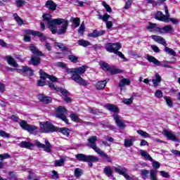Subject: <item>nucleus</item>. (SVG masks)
I'll use <instances>...</instances> for the list:
<instances>
[{"label":"nucleus","instance_id":"nucleus-54","mask_svg":"<svg viewBox=\"0 0 180 180\" xmlns=\"http://www.w3.org/2000/svg\"><path fill=\"white\" fill-rule=\"evenodd\" d=\"M0 158H1V161L7 160L8 158H11V155H9V153L0 154Z\"/></svg>","mask_w":180,"mask_h":180},{"label":"nucleus","instance_id":"nucleus-33","mask_svg":"<svg viewBox=\"0 0 180 180\" xmlns=\"http://www.w3.org/2000/svg\"><path fill=\"white\" fill-rule=\"evenodd\" d=\"M164 51H165V53H167V54H169L170 56H173V57H176V52L174 49L169 48L167 46L164 49Z\"/></svg>","mask_w":180,"mask_h":180},{"label":"nucleus","instance_id":"nucleus-22","mask_svg":"<svg viewBox=\"0 0 180 180\" xmlns=\"http://www.w3.org/2000/svg\"><path fill=\"white\" fill-rule=\"evenodd\" d=\"M147 60L149 61V63H153V64H155V65H161L160 60H157V58L151 55L147 56Z\"/></svg>","mask_w":180,"mask_h":180},{"label":"nucleus","instance_id":"nucleus-4","mask_svg":"<svg viewBox=\"0 0 180 180\" xmlns=\"http://www.w3.org/2000/svg\"><path fill=\"white\" fill-rule=\"evenodd\" d=\"M30 50L34 54V56H32L30 59L32 65H39L41 60L39 56L44 57V54H43V53L40 51V50L37 49V47L34 44H31L30 46Z\"/></svg>","mask_w":180,"mask_h":180},{"label":"nucleus","instance_id":"nucleus-27","mask_svg":"<svg viewBox=\"0 0 180 180\" xmlns=\"http://www.w3.org/2000/svg\"><path fill=\"white\" fill-rule=\"evenodd\" d=\"M104 174L106 176H112L113 175V169L110 166H106L103 169Z\"/></svg>","mask_w":180,"mask_h":180},{"label":"nucleus","instance_id":"nucleus-19","mask_svg":"<svg viewBox=\"0 0 180 180\" xmlns=\"http://www.w3.org/2000/svg\"><path fill=\"white\" fill-rule=\"evenodd\" d=\"M46 7L48 8L49 11H56V9H57V5L51 0H48L46 1Z\"/></svg>","mask_w":180,"mask_h":180},{"label":"nucleus","instance_id":"nucleus-58","mask_svg":"<svg viewBox=\"0 0 180 180\" xmlns=\"http://www.w3.org/2000/svg\"><path fill=\"white\" fill-rule=\"evenodd\" d=\"M103 6H104L105 9L107 11V12H112V8H110V5L106 4V2H103Z\"/></svg>","mask_w":180,"mask_h":180},{"label":"nucleus","instance_id":"nucleus-53","mask_svg":"<svg viewBox=\"0 0 180 180\" xmlns=\"http://www.w3.org/2000/svg\"><path fill=\"white\" fill-rule=\"evenodd\" d=\"M146 1L148 4H152L153 6H157V5L160 6V5H161V2L155 1L154 0H146Z\"/></svg>","mask_w":180,"mask_h":180},{"label":"nucleus","instance_id":"nucleus-63","mask_svg":"<svg viewBox=\"0 0 180 180\" xmlns=\"http://www.w3.org/2000/svg\"><path fill=\"white\" fill-rule=\"evenodd\" d=\"M53 175L51 176L52 179H58V173L56 171H52Z\"/></svg>","mask_w":180,"mask_h":180},{"label":"nucleus","instance_id":"nucleus-25","mask_svg":"<svg viewBox=\"0 0 180 180\" xmlns=\"http://www.w3.org/2000/svg\"><path fill=\"white\" fill-rule=\"evenodd\" d=\"M38 99L41 101V102H43V103H51V98L49 96H44L43 94H40L38 96Z\"/></svg>","mask_w":180,"mask_h":180},{"label":"nucleus","instance_id":"nucleus-1","mask_svg":"<svg viewBox=\"0 0 180 180\" xmlns=\"http://www.w3.org/2000/svg\"><path fill=\"white\" fill-rule=\"evenodd\" d=\"M44 22H47L48 27L53 33L56 34L57 33V25H62L60 30L58 31V34H64L67 32L68 28V20H65L64 18L52 19L51 15L49 14H45L42 15Z\"/></svg>","mask_w":180,"mask_h":180},{"label":"nucleus","instance_id":"nucleus-34","mask_svg":"<svg viewBox=\"0 0 180 180\" xmlns=\"http://www.w3.org/2000/svg\"><path fill=\"white\" fill-rule=\"evenodd\" d=\"M70 22L74 23L75 27H78V26H79V23H81V20L79 18L71 17Z\"/></svg>","mask_w":180,"mask_h":180},{"label":"nucleus","instance_id":"nucleus-61","mask_svg":"<svg viewBox=\"0 0 180 180\" xmlns=\"http://www.w3.org/2000/svg\"><path fill=\"white\" fill-rule=\"evenodd\" d=\"M58 91L60 92V94H62V95H67V94L68 93V91L66 89H62L58 87Z\"/></svg>","mask_w":180,"mask_h":180},{"label":"nucleus","instance_id":"nucleus-35","mask_svg":"<svg viewBox=\"0 0 180 180\" xmlns=\"http://www.w3.org/2000/svg\"><path fill=\"white\" fill-rule=\"evenodd\" d=\"M79 46H82L83 47H88V46H91L92 44L85 39H80L77 41Z\"/></svg>","mask_w":180,"mask_h":180},{"label":"nucleus","instance_id":"nucleus-2","mask_svg":"<svg viewBox=\"0 0 180 180\" xmlns=\"http://www.w3.org/2000/svg\"><path fill=\"white\" fill-rule=\"evenodd\" d=\"M86 68H88V66L86 65H84L78 68H75V74H72L71 77L72 81H75V82H77V84H79V85H82V86H88V85H89L88 81L85 80L81 77L82 74L85 73Z\"/></svg>","mask_w":180,"mask_h":180},{"label":"nucleus","instance_id":"nucleus-49","mask_svg":"<svg viewBox=\"0 0 180 180\" xmlns=\"http://www.w3.org/2000/svg\"><path fill=\"white\" fill-rule=\"evenodd\" d=\"M81 175H82V170H81V169L79 168H77L75 169V176H76V178H79V176H81Z\"/></svg>","mask_w":180,"mask_h":180},{"label":"nucleus","instance_id":"nucleus-47","mask_svg":"<svg viewBox=\"0 0 180 180\" xmlns=\"http://www.w3.org/2000/svg\"><path fill=\"white\" fill-rule=\"evenodd\" d=\"M164 99L166 101L167 105L169 106V108H172L173 103L172 100H171V98L168 96H165Z\"/></svg>","mask_w":180,"mask_h":180},{"label":"nucleus","instance_id":"nucleus-56","mask_svg":"<svg viewBox=\"0 0 180 180\" xmlns=\"http://www.w3.org/2000/svg\"><path fill=\"white\" fill-rule=\"evenodd\" d=\"M150 162H152L153 168H155L156 169H158V168H160V162L154 160V159H153V161H150Z\"/></svg>","mask_w":180,"mask_h":180},{"label":"nucleus","instance_id":"nucleus-39","mask_svg":"<svg viewBox=\"0 0 180 180\" xmlns=\"http://www.w3.org/2000/svg\"><path fill=\"white\" fill-rule=\"evenodd\" d=\"M20 127L22 128V130H27L30 124H27V122L25 120H21L19 123Z\"/></svg>","mask_w":180,"mask_h":180},{"label":"nucleus","instance_id":"nucleus-26","mask_svg":"<svg viewBox=\"0 0 180 180\" xmlns=\"http://www.w3.org/2000/svg\"><path fill=\"white\" fill-rule=\"evenodd\" d=\"M161 81H162L161 76L160 75V74L156 73L155 79H152L153 86L155 87L158 86V85H160V84L161 83Z\"/></svg>","mask_w":180,"mask_h":180},{"label":"nucleus","instance_id":"nucleus-21","mask_svg":"<svg viewBox=\"0 0 180 180\" xmlns=\"http://www.w3.org/2000/svg\"><path fill=\"white\" fill-rule=\"evenodd\" d=\"M140 154L141 157H143L145 160H147L148 161H153V158L148 154V152L147 150H140Z\"/></svg>","mask_w":180,"mask_h":180},{"label":"nucleus","instance_id":"nucleus-6","mask_svg":"<svg viewBox=\"0 0 180 180\" xmlns=\"http://www.w3.org/2000/svg\"><path fill=\"white\" fill-rule=\"evenodd\" d=\"M41 133H54L58 130V127L54 126L49 122H44L40 123Z\"/></svg>","mask_w":180,"mask_h":180},{"label":"nucleus","instance_id":"nucleus-17","mask_svg":"<svg viewBox=\"0 0 180 180\" xmlns=\"http://www.w3.org/2000/svg\"><path fill=\"white\" fill-rule=\"evenodd\" d=\"M134 141H136V137L129 136V138L124 139V146L126 147V148H129V147H131L133 146Z\"/></svg>","mask_w":180,"mask_h":180},{"label":"nucleus","instance_id":"nucleus-23","mask_svg":"<svg viewBox=\"0 0 180 180\" xmlns=\"http://www.w3.org/2000/svg\"><path fill=\"white\" fill-rule=\"evenodd\" d=\"M7 63L8 64H9V65H11V67H14L15 68H18L19 67L18 63H16V61H15V59L11 56H7Z\"/></svg>","mask_w":180,"mask_h":180},{"label":"nucleus","instance_id":"nucleus-12","mask_svg":"<svg viewBox=\"0 0 180 180\" xmlns=\"http://www.w3.org/2000/svg\"><path fill=\"white\" fill-rule=\"evenodd\" d=\"M112 117H114V120L117 126H118L120 129H123L126 127V124H124V122H123V120H122V117L119 116V114L114 113L112 115Z\"/></svg>","mask_w":180,"mask_h":180},{"label":"nucleus","instance_id":"nucleus-13","mask_svg":"<svg viewBox=\"0 0 180 180\" xmlns=\"http://www.w3.org/2000/svg\"><path fill=\"white\" fill-rule=\"evenodd\" d=\"M151 39L156 41L157 43H159V44H162V46H165V47H167L168 44H167V41H165V39L162 38L161 36L158 35H152Z\"/></svg>","mask_w":180,"mask_h":180},{"label":"nucleus","instance_id":"nucleus-14","mask_svg":"<svg viewBox=\"0 0 180 180\" xmlns=\"http://www.w3.org/2000/svg\"><path fill=\"white\" fill-rule=\"evenodd\" d=\"M55 47H58L60 51H65L64 54H72V52L63 43L55 42Z\"/></svg>","mask_w":180,"mask_h":180},{"label":"nucleus","instance_id":"nucleus-9","mask_svg":"<svg viewBox=\"0 0 180 180\" xmlns=\"http://www.w3.org/2000/svg\"><path fill=\"white\" fill-rule=\"evenodd\" d=\"M87 147L92 148L95 153H97V154L101 150V148L96 145V142L98 141V136H92L87 139Z\"/></svg>","mask_w":180,"mask_h":180},{"label":"nucleus","instance_id":"nucleus-32","mask_svg":"<svg viewBox=\"0 0 180 180\" xmlns=\"http://www.w3.org/2000/svg\"><path fill=\"white\" fill-rule=\"evenodd\" d=\"M26 131L30 133V134H36V133H37V127L30 124Z\"/></svg>","mask_w":180,"mask_h":180},{"label":"nucleus","instance_id":"nucleus-51","mask_svg":"<svg viewBox=\"0 0 180 180\" xmlns=\"http://www.w3.org/2000/svg\"><path fill=\"white\" fill-rule=\"evenodd\" d=\"M131 4H133V0H127L125 2V6H124V9H130V8H131Z\"/></svg>","mask_w":180,"mask_h":180},{"label":"nucleus","instance_id":"nucleus-38","mask_svg":"<svg viewBox=\"0 0 180 180\" xmlns=\"http://www.w3.org/2000/svg\"><path fill=\"white\" fill-rule=\"evenodd\" d=\"M157 172H158L157 169H151L150 171V178L151 180H157Z\"/></svg>","mask_w":180,"mask_h":180},{"label":"nucleus","instance_id":"nucleus-10","mask_svg":"<svg viewBox=\"0 0 180 180\" xmlns=\"http://www.w3.org/2000/svg\"><path fill=\"white\" fill-rule=\"evenodd\" d=\"M35 146L39 148H43L46 153H51V144H50V142L47 139L45 140V145L39 141H35Z\"/></svg>","mask_w":180,"mask_h":180},{"label":"nucleus","instance_id":"nucleus-29","mask_svg":"<svg viewBox=\"0 0 180 180\" xmlns=\"http://www.w3.org/2000/svg\"><path fill=\"white\" fill-rule=\"evenodd\" d=\"M174 30V28H172V26L170 25H167L162 28V31L160 30V33H171Z\"/></svg>","mask_w":180,"mask_h":180},{"label":"nucleus","instance_id":"nucleus-64","mask_svg":"<svg viewBox=\"0 0 180 180\" xmlns=\"http://www.w3.org/2000/svg\"><path fill=\"white\" fill-rule=\"evenodd\" d=\"M150 47L155 53H160V48H158V46L155 45H151Z\"/></svg>","mask_w":180,"mask_h":180},{"label":"nucleus","instance_id":"nucleus-52","mask_svg":"<svg viewBox=\"0 0 180 180\" xmlns=\"http://www.w3.org/2000/svg\"><path fill=\"white\" fill-rule=\"evenodd\" d=\"M64 165V159L55 161V167H63Z\"/></svg>","mask_w":180,"mask_h":180},{"label":"nucleus","instance_id":"nucleus-7","mask_svg":"<svg viewBox=\"0 0 180 180\" xmlns=\"http://www.w3.org/2000/svg\"><path fill=\"white\" fill-rule=\"evenodd\" d=\"M165 12L166 15H164L162 12L158 11L157 13L155 15V19L157 20H160V22H165V23L169 22V12L168 11V6H165Z\"/></svg>","mask_w":180,"mask_h":180},{"label":"nucleus","instance_id":"nucleus-48","mask_svg":"<svg viewBox=\"0 0 180 180\" xmlns=\"http://www.w3.org/2000/svg\"><path fill=\"white\" fill-rule=\"evenodd\" d=\"M133 99H134V97H131L130 98H124L122 102L125 105H131V103H133Z\"/></svg>","mask_w":180,"mask_h":180},{"label":"nucleus","instance_id":"nucleus-20","mask_svg":"<svg viewBox=\"0 0 180 180\" xmlns=\"http://www.w3.org/2000/svg\"><path fill=\"white\" fill-rule=\"evenodd\" d=\"M105 108H107L108 110H110V112H113L114 113L119 112L117 106L113 104H105Z\"/></svg>","mask_w":180,"mask_h":180},{"label":"nucleus","instance_id":"nucleus-41","mask_svg":"<svg viewBox=\"0 0 180 180\" xmlns=\"http://www.w3.org/2000/svg\"><path fill=\"white\" fill-rule=\"evenodd\" d=\"M99 155H101V157H103L104 158L107 159L108 162H112V159H110V157L108 156V155L106 153H105V152H103V150H101L98 153Z\"/></svg>","mask_w":180,"mask_h":180},{"label":"nucleus","instance_id":"nucleus-62","mask_svg":"<svg viewBox=\"0 0 180 180\" xmlns=\"http://www.w3.org/2000/svg\"><path fill=\"white\" fill-rule=\"evenodd\" d=\"M73 4H74L76 6H84V2H82V1H79L78 0H75V1H73Z\"/></svg>","mask_w":180,"mask_h":180},{"label":"nucleus","instance_id":"nucleus-8","mask_svg":"<svg viewBox=\"0 0 180 180\" xmlns=\"http://www.w3.org/2000/svg\"><path fill=\"white\" fill-rule=\"evenodd\" d=\"M67 109L63 106H59L56 110V117L58 119H61L65 123L68 124V119H67Z\"/></svg>","mask_w":180,"mask_h":180},{"label":"nucleus","instance_id":"nucleus-30","mask_svg":"<svg viewBox=\"0 0 180 180\" xmlns=\"http://www.w3.org/2000/svg\"><path fill=\"white\" fill-rule=\"evenodd\" d=\"M106 84H108V82H106V80L100 81L97 82L96 85V89H98V90L105 89V86H106Z\"/></svg>","mask_w":180,"mask_h":180},{"label":"nucleus","instance_id":"nucleus-50","mask_svg":"<svg viewBox=\"0 0 180 180\" xmlns=\"http://www.w3.org/2000/svg\"><path fill=\"white\" fill-rule=\"evenodd\" d=\"M0 137H6V139H9L11 137V134H8L5 131L0 129Z\"/></svg>","mask_w":180,"mask_h":180},{"label":"nucleus","instance_id":"nucleus-36","mask_svg":"<svg viewBox=\"0 0 180 180\" xmlns=\"http://www.w3.org/2000/svg\"><path fill=\"white\" fill-rule=\"evenodd\" d=\"M25 34H32V36H40L41 34L39 31H33L32 30H27L25 31Z\"/></svg>","mask_w":180,"mask_h":180},{"label":"nucleus","instance_id":"nucleus-31","mask_svg":"<svg viewBox=\"0 0 180 180\" xmlns=\"http://www.w3.org/2000/svg\"><path fill=\"white\" fill-rule=\"evenodd\" d=\"M130 84H131V82L130 81V79L127 78H124L120 82L119 86L120 88H123L124 85H130Z\"/></svg>","mask_w":180,"mask_h":180},{"label":"nucleus","instance_id":"nucleus-45","mask_svg":"<svg viewBox=\"0 0 180 180\" xmlns=\"http://www.w3.org/2000/svg\"><path fill=\"white\" fill-rule=\"evenodd\" d=\"M84 32H85V24L82 22L79 30H78V34H81V36H84Z\"/></svg>","mask_w":180,"mask_h":180},{"label":"nucleus","instance_id":"nucleus-37","mask_svg":"<svg viewBox=\"0 0 180 180\" xmlns=\"http://www.w3.org/2000/svg\"><path fill=\"white\" fill-rule=\"evenodd\" d=\"M70 118L72 122H75L76 123H79L81 122V119H79V117L75 113H72L70 114Z\"/></svg>","mask_w":180,"mask_h":180},{"label":"nucleus","instance_id":"nucleus-57","mask_svg":"<svg viewBox=\"0 0 180 180\" xmlns=\"http://www.w3.org/2000/svg\"><path fill=\"white\" fill-rule=\"evenodd\" d=\"M89 113H92L93 115H99L100 113L99 110L96 108H89Z\"/></svg>","mask_w":180,"mask_h":180},{"label":"nucleus","instance_id":"nucleus-28","mask_svg":"<svg viewBox=\"0 0 180 180\" xmlns=\"http://www.w3.org/2000/svg\"><path fill=\"white\" fill-rule=\"evenodd\" d=\"M100 67L103 70V71H110V66L106 62L101 60L99 63Z\"/></svg>","mask_w":180,"mask_h":180},{"label":"nucleus","instance_id":"nucleus-60","mask_svg":"<svg viewBox=\"0 0 180 180\" xmlns=\"http://www.w3.org/2000/svg\"><path fill=\"white\" fill-rule=\"evenodd\" d=\"M155 96L158 98H162V91H161L160 90H156L155 93Z\"/></svg>","mask_w":180,"mask_h":180},{"label":"nucleus","instance_id":"nucleus-11","mask_svg":"<svg viewBox=\"0 0 180 180\" xmlns=\"http://www.w3.org/2000/svg\"><path fill=\"white\" fill-rule=\"evenodd\" d=\"M163 136L167 137V140H171L172 141H176V143H180L179 139L176 137V135L171 131L165 130L163 131Z\"/></svg>","mask_w":180,"mask_h":180},{"label":"nucleus","instance_id":"nucleus-55","mask_svg":"<svg viewBox=\"0 0 180 180\" xmlns=\"http://www.w3.org/2000/svg\"><path fill=\"white\" fill-rule=\"evenodd\" d=\"M15 4L18 6V8H22L23 5H25V1L24 0H16Z\"/></svg>","mask_w":180,"mask_h":180},{"label":"nucleus","instance_id":"nucleus-15","mask_svg":"<svg viewBox=\"0 0 180 180\" xmlns=\"http://www.w3.org/2000/svg\"><path fill=\"white\" fill-rule=\"evenodd\" d=\"M19 71H20L25 77H32L33 75V70L28 66H23Z\"/></svg>","mask_w":180,"mask_h":180},{"label":"nucleus","instance_id":"nucleus-43","mask_svg":"<svg viewBox=\"0 0 180 180\" xmlns=\"http://www.w3.org/2000/svg\"><path fill=\"white\" fill-rule=\"evenodd\" d=\"M148 174H150V172L147 169H143L141 171V175L143 179H147V178H148Z\"/></svg>","mask_w":180,"mask_h":180},{"label":"nucleus","instance_id":"nucleus-5","mask_svg":"<svg viewBox=\"0 0 180 180\" xmlns=\"http://www.w3.org/2000/svg\"><path fill=\"white\" fill-rule=\"evenodd\" d=\"M75 157L78 161L88 162V165L90 167H94V164H92V162H98V161H99V158L92 155H86L82 153H79L76 155Z\"/></svg>","mask_w":180,"mask_h":180},{"label":"nucleus","instance_id":"nucleus-44","mask_svg":"<svg viewBox=\"0 0 180 180\" xmlns=\"http://www.w3.org/2000/svg\"><path fill=\"white\" fill-rule=\"evenodd\" d=\"M57 131H59L60 133H62L64 134V136H68L70 133V129L68 128H58V130Z\"/></svg>","mask_w":180,"mask_h":180},{"label":"nucleus","instance_id":"nucleus-3","mask_svg":"<svg viewBox=\"0 0 180 180\" xmlns=\"http://www.w3.org/2000/svg\"><path fill=\"white\" fill-rule=\"evenodd\" d=\"M122 49V44L117 42V43H107L105 44V50L106 51H108L109 53H114V54H116L117 56H120V58H122L124 61H127V58L124 57V55L119 51Z\"/></svg>","mask_w":180,"mask_h":180},{"label":"nucleus","instance_id":"nucleus-16","mask_svg":"<svg viewBox=\"0 0 180 180\" xmlns=\"http://www.w3.org/2000/svg\"><path fill=\"white\" fill-rule=\"evenodd\" d=\"M106 33L105 30H94L93 32L88 34L89 37H93L94 39H96V37H101V36H103Z\"/></svg>","mask_w":180,"mask_h":180},{"label":"nucleus","instance_id":"nucleus-24","mask_svg":"<svg viewBox=\"0 0 180 180\" xmlns=\"http://www.w3.org/2000/svg\"><path fill=\"white\" fill-rule=\"evenodd\" d=\"M20 147H21L22 148H30L32 149L33 148V147H34V145L30 142H27V141H22L20 144H19Z\"/></svg>","mask_w":180,"mask_h":180},{"label":"nucleus","instance_id":"nucleus-59","mask_svg":"<svg viewBox=\"0 0 180 180\" xmlns=\"http://www.w3.org/2000/svg\"><path fill=\"white\" fill-rule=\"evenodd\" d=\"M49 88H51V89H52V91H58V87H56V85L54 84V83L53 82H49L48 84Z\"/></svg>","mask_w":180,"mask_h":180},{"label":"nucleus","instance_id":"nucleus-42","mask_svg":"<svg viewBox=\"0 0 180 180\" xmlns=\"http://www.w3.org/2000/svg\"><path fill=\"white\" fill-rule=\"evenodd\" d=\"M138 134L141 136V137H144V139H147V137H150V134L141 129L137 130L136 131Z\"/></svg>","mask_w":180,"mask_h":180},{"label":"nucleus","instance_id":"nucleus-18","mask_svg":"<svg viewBox=\"0 0 180 180\" xmlns=\"http://www.w3.org/2000/svg\"><path fill=\"white\" fill-rule=\"evenodd\" d=\"M148 32H160L161 28L157 26V24L149 22V25L146 27Z\"/></svg>","mask_w":180,"mask_h":180},{"label":"nucleus","instance_id":"nucleus-40","mask_svg":"<svg viewBox=\"0 0 180 180\" xmlns=\"http://www.w3.org/2000/svg\"><path fill=\"white\" fill-rule=\"evenodd\" d=\"M39 75L41 79H43V81H45V79H47L49 78V75L46 73L43 70H39Z\"/></svg>","mask_w":180,"mask_h":180},{"label":"nucleus","instance_id":"nucleus-46","mask_svg":"<svg viewBox=\"0 0 180 180\" xmlns=\"http://www.w3.org/2000/svg\"><path fill=\"white\" fill-rule=\"evenodd\" d=\"M68 60H70L71 63H78V57L75 56V55H69Z\"/></svg>","mask_w":180,"mask_h":180}]
</instances>
